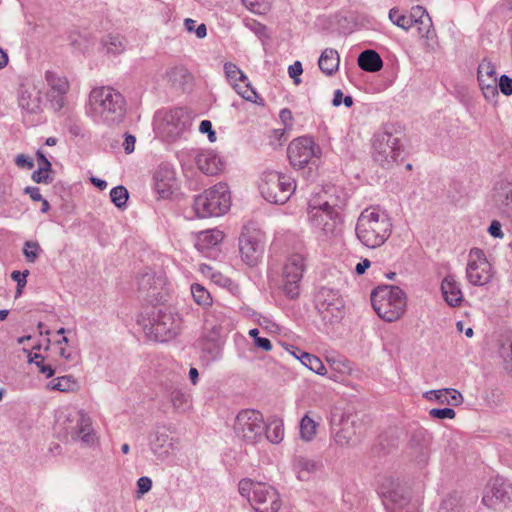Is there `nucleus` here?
<instances>
[{"instance_id": "1", "label": "nucleus", "mask_w": 512, "mask_h": 512, "mask_svg": "<svg viewBox=\"0 0 512 512\" xmlns=\"http://www.w3.org/2000/svg\"><path fill=\"white\" fill-rule=\"evenodd\" d=\"M346 201V194L336 187L312 196L307 207L308 220L312 227L326 238L337 236L341 231V211Z\"/></svg>"}, {"instance_id": "2", "label": "nucleus", "mask_w": 512, "mask_h": 512, "mask_svg": "<svg viewBox=\"0 0 512 512\" xmlns=\"http://www.w3.org/2000/svg\"><path fill=\"white\" fill-rule=\"evenodd\" d=\"M86 114L97 124L109 127L117 125L122 122L126 114V100L112 87L94 88L89 94Z\"/></svg>"}, {"instance_id": "3", "label": "nucleus", "mask_w": 512, "mask_h": 512, "mask_svg": "<svg viewBox=\"0 0 512 512\" xmlns=\"http://www.w3.org/2000/svg\"><path fill=\"white\" fill-rule=\"evenodd\" d=\"M392 227L391 219L385 211L378 207H370L359 215L355 234L363 246L375 249L388 240Z\"/></svg>"}, {"instance_id": "4", "label": "nucleus", "mask_w": 512, "mask_h": 512, "mask_svg": "<svg viewBox=\"0 0 512 512\" xmlns=\"http://www.w3.org/2000/svg\"><path fill=\"white\" fill-rule=\"evenodd\" d=\"M137 323L149 339L166 342L178 334L182 318L174 308H152L150 312L141 313Z\"/></svg>"}, {"instance_id": "5", "label": "nucleus", "mask_w": 512, "mask_h": 512, "mask_svg": "<svg viewBox=\"0 0 512 512\" xmlns=\"http://www.w3.org/2000/svg\"><path fill=\"white\" fill-rule=\"evenodd\" d=\"M56 429L64 433L67 440L80 442L86 446L97 444V434L93 428L91 417L82 410L65 409L56 416Z\"/></svg>"}, {"instance_id": "6", "label": "nucleus", "mask_w": 512, "mask_h": 512, "mask_svg": "<svg viewBox=\"0 0 512 512\" xmlns=\"http://www.w3.org/2000/svg\"><path fill=\"white\" fill-rule=\"evenodd\" d=\"M371 304L381 319L393 322L405 312L406 296L397 286L383 285L372 291Z\"/></svg>"}, {"instance_id": "7", "label": "nucleus", "mask_w": 512, "mask_h": 512, "mask_svg": "<svg viewBox=\"0 0 512 512\" xmlns=\"http://www.w3.org/2000/svg\"><path fill=\"white\" fill-rule=\"evenodd\" d=\"M191 125V114L184 108H174L157 114L155 130L162 140L174 143L186 137Z\"/></svg>"}, {"instance_id": "8", "label": "nucleus", "mask_w": 512, "mask_h": 512, "mask_svg": "<svg viewBox=\"0 0 512 512\" xmlns=\"http://www.w3.org/2000/svg\"><path fill=\"white\" fill-rule=\"evenodd\" d=\"M231 206L228 185L218 183L194 199L193 208L199 218L217 217L225 214Z\"/></svg>"}, {"instance_id": "9", "label": "nucleus", "mask_w": 512, "mask_h": 512, "mask_svg": "<svg viewBox=\"0 0 512 512\" xmlns=\"http://www.w3.org/2000/svg\"><path fill=\"white\" fill-rule=\"evenodd\" d=\"M263 198L273 204H284L296 189L295 180L286 173L265 172L259 184Z\"/></svg>"}, {"instance_id": "10", "label": "nucleus", "mask_w": 512, "mask_h": 512, "mask_svg": "<svg viewBox=\"0 0 512 512\" xmlns=\"http://www.w3.org/2000/svg\"><path fill=\"white\" fill-rule=\"evenodd\" d=\"M266 422L263 414L255 409H243L235 417L233 431L246 445H256L264 439Z\"/></svg>"}, {"instance_id": "11", "label": "nucleus", "mask_w": 512, "mask_h": 512, "mask_svg": "<svg viewBox=\"0 0 512 512\" xmlns=\"http://www.w3.org/2000/svg\"><path fill=\"white\" fill-rule=\"evenodd\" d=\"M379 494L387 512H418V502L412 501L405 487L393 478H386Z\"/></svg>"}, {"instance_id": "12", "label": "nucleus", "mask_w": 512, "mask_h": 512, "mask_svg": "<svg viewBox=\"0 0 512 512\" xmlns=\"http://www.w3.org/2000/svg\"><path fill=\"white\" fill-rule=\"evenodd\" d=\"M315 307L325 326H334L345 315V304L338 291L322 287L315 297Z\"/></svg>"}, {"instance_id": "13", "label": "nucleus", "mask_w": 512, "mask_h": 512, "mask_svg": "<svg viewBox=\"0 0 512 512\" xmlns=\"http://www.w3.org/2000/svg\"><path fill=\"white\" fill-rule=\"evenodd\" d=\"M290 164L296 169L317 166L322 156L321 147L312 137L301 136L290 142L287 148Z\"/></svg>"}, {"instance_id": "14", "label": "nucleus", "mask_w": 512, "mask_h": 512, "mask_svg": "<svg viewBox=\"0 0 512 512\" xmlns=\"http://www.w3.org/2000/svg\"><path fill=\"white\" fill-rule=\"evenodd\" d=\"M403 152L398 137L391 133L376 134L373 140V159L383 168H391L398 162Z\"/></svg>"}, {"instance_id": "15", "label": "nucleus", "mask_w": 512, "mask_h": 512, "mask_svg": "<svg viewBox=\"0 0 512 512\" xmlns=\"http://www.w3.org/2000/svg\"><path fill=\"white\" fill-rule=\"evenodd\" d=\"M304 270L305 258L302 254L294 253L288 256L282 272V291L287 298H298Z\"/></svg>"}, {"instance_id": "16", "label": "nucleus", "mask_w": 512, "mask_h": 512, "mask_svg": "<svg viewBox=\"0 0 512 512\" xmlns=\"http://www.w3.org/2000/svg\"><path fill=\"white\" fill-rule=\"evenodd\" d=\"M209 317L210 313H207L203 332L198 340V346L207 361H216L221 357L224 344L222 340V327L211 322Z\"/></svg>"}, {"instance_id": "17", "label": "nucleus", "mask_w": 512, "mask_h": 512, "mask_svg": "<svg viewBox=\"0 0 512 512\" xmlns=\"http://www.w3.org/2000/svg\"><path fill=\"white\" fill-rule=\"evenodd\" d=\"M466 278L471 285L484 286L492 278V268L480 248H472L468 255Z\"/></svg>"}, {"instance_id": "18", "label": "nucleus", "mask_w": 512, "mask_h": 512, "mask_svg": "<svg viewBox=\"0 0 512 512\" xmlns=\"http://www.w3.org/2000/svg\"><path fill=\"white\" fill-rule=\"evenodd\" d=\"M239 250L242 260L253 266L257 264L264 251V239L260 230L244 227L239 237Z\"/></svg>"}, {"instance_id": "19", "label": "nucleus", "mask_w": 512, "mask_h": 512, "mask_svg": "<svg viewBox=\"0 0 512 512\" xmlns=\"http://www.w3.org/2000/svg\"><path fill=\"white\" fill-rule=\"evenodd\" d=\"M512 501V485L501 477L490 480L485 488L482 503L491 509L498 510Z\"/></svg>"}, {"instance_id": "20", "label": "nucleus", "mask_w": 512, "mask_h": 512, "mask_svg": "<svg viewBox=\"0 0 512 512\" xmlns=\"http://www.w3.org/2000/svg\"><path fill=\"white\" fill-rule=\"evenodd\" d=\"M42 83L33 78H25L18 89V104L21 110L28 114L41 111Z\"/></svg>"}, {"instance_id": "21", "label": "nucleus", "mask_w": 512, "mask_h": 512, "mask_svg": "<svg viewBox=\"0 0 512 512\" xmlns=\"http://www.w3.org/2000/svg\"><path fill=\"white\" fill-rule=\"evenodd\" d=\"M176 183L175 170L170 163H161L153 173V191L159 198L167 199L173 193Z\"/></svg>"}, {"instance_id": "22", "label": "nucleus", "mask_w": 512, "mask_h": 512, "mask_svg": "<svg viewBox=\"0 0 512 512\" xmlns=\"http://www.w3.org/2000/svg\"><path fill=\"white\" fill-rule=\"evenodd\" d=\"M45 79L49 86V99L55 110H61L67 99L69 91V82L67 78L57 72L47 71Z\"/></svg>"}, {"instance_id": "23", "label": "nucleus", "mask_w": 512, "mask_h": 512, "mask_svg": "<svg viewBox=\"0 0 512 512\" xmlns=\"http://www.w3.org/2000/svg\"><path fill=\"white\" fill-rule=\"evenodd\" d=\"M258 512H277L281 503L277 491L267 484L255 486L253 502Z\"/></svg>"}, {"instance_id": "24", "label": "nucleus", "mask_w": 512, "mask_h": 512, "mask_svg": "<svg viewBox=\"0 0 512 512\" xmlns=\"http://www.w3.org/2000/svg\"><path fill=\"white\" fill-rule=\"evenodd\" d=\"M333 435L335 443L340 447L354 444L356 437L354 417L343 416L339 425L333 427Z\"/></svg>"}, {"instance_id": "25", "label": "nucleus", "mask_w": 512, "mask_h": 512, "mask_svg": "<svg viewBox=\"0 0 512 512\" xmlns=\"http://www.w3.org/2000/svg\"><path fill=\"white\" fill-rule=\"evenodd\" d=\"M494 202L498 211L512 219V181H502L495 189Z\"/></svg>"}, {"instance_id": "26", "label": "nucleus", "mask_w": 512, "mask_h": 512, "mask_svg": "<svg viewBox=\"0 0 512 512\" xmlns=\"http://www.w3.org/2000/svg\"><path fill=\"white\" fill-rule=\"evenodd\" d=\"M223 239L224 234L221 230L208 229L198 233L195 246L205 256H211V251L218 247Z\"/></svg>"}, {"instance_id": "27", "label": "nucleus", "mask_w": 512, "mask_h": 512, "mask_svg": "<svg viewBox=\"0 0 512 512\" xmlns=\"http://www.w3.org/2000/svg\"><path fill=\"white\" fill-rule=\"evenodd\" d=\"M198 169L206 175H216L221 170V160L213 150H200L195 154Z\"/></svg>"}, {"instance_id": "28", "label": "nucleus", "mask_w": 512, "mask_h": 512, "mask_svg": "<svg viewBox=\"0 0 512 512\" xmlns=\"http://www.w3.org/2000/svg\"><path fill=\"white\" fill-rule=\"evenodd\" d=\"M441 292L445 302L450 307H457L463 301V293L460 284L452 275H447L441 283Z\"/></svg>"}, {"instance_id": "29", "label": "nucleus", "mask_w": 512, "mask_h": 512, "mask_svg": "<svg viewBox=\"0 0 512 512\" xmlns=\"http://www.w3.org/2000/svg\"><path fill=\"white\" fill-rule=\"evenodd\" d=\"M320 417L312 412L306 413L299 422V435L305 442H311L317 433Z\"/></svg>"}, {"instance_id": "30", "label": "nucleus", "mask_w": 512, "mask_h": 512, "mask_svg": "<svg viewBox=\"0 0 512 512\" xmlns=\"http://www.w3.org/2000/svg\"><path fill=\"white\" fill-rule=\"evenodd\" d=\"M340 63V57L336 50L332 48H326L320 55L318 60V66L320 70L331 76L338 71Z\"/></svg>"}, {"instance_id": "31", "label": "nucleus", "mask_w": 512, "mask_h": 512, "mask_svg": "<svg viewBox=\"0 0 512 512\" xmlns=\"http://www.w3.org/2000/svg\"><path fill=\"white\" fill-rule=\"evenodd\" d=\"M359 67L367 72H377L382 69L383 61L374 50H365L358 57Z\"/></svg>"}, {"instance_id": "32", "label": "nucleus", "mask_w": 512, "mask_h": 512, "mask_svg": "<svg viewBox=\"0 0 512 512\" xmlns=\"http://www.w3.org/2000/svg\"><path fill=\"white\" fill-rule=\"evenodd\" d=\"M284 423L283 420L277 417L271 418L266 423L264 437L269 443L278 445L284 438Z\"/></svg>"}, {"instance_id": "33", "label": "nucleus", "mask_w": 512, "mask_h": 512, "mask_svg": "<svg viewBox=\"0 0 512 512\" xmlns=\"http://www.w3.org/2000/svg\"><path fill=\"white\" fill-rule=\"evenodd\" d=\"M199 272L206 278H209L214 284L223 288H230L233 282L230 278L222 274L220 271L214 269L208 264H200Z\"/></svg>"}, {"instance_id": "34", "label": "nucleus", "mask_w": 512, "mask_h": 512, "mask_svg": "<svg viewBox=\"0 0 512 512\" xmlns=\"http://www.w3.org/2000/svg\"><path fill=\"white\" fill-rule=\"evenodd\" d=\"M299 352V361L309 370L313 371L318 375H324L326 373L325 365L322 360L308 352L298 350Z\"/></svg>"}, {"instance_id": "35", "label": "nucleus", "mask_w": 512, "mask_h": 512, "mask_svg": "<svg viewBox=\"0 0 512 512\" xmlns=\"http://www.w3.org/2000/svg\"><path fill=\"white\" fill-rule=\"evenodd\" d=\"M479 87L482 91L483 97L490 103L496 104L499 97L497 90V78L483 79L477 78Z\"/></svg>"}, {"instance_id": "36", "label": "nucleus", "mask_w": 512, "mask_h": 512, "mask_svg": "<svg viewBox=\"0 0 512 512\" xmlns=\"http://www.w3.org/2000/svg\"><path fill=\"white\" fill-rule=\"evenodd\" d=\"M193 300L204 309L209 308L212 303L210 292L201 284L194 283L190 287Z\"/></svg>"}, {"instance_id": "37", "label": "nucleus", "mask_w": 512, "mask_h": 512, "mask_svg": "<svg viewBox=\"0 0 512 512\" xmlns=\"http://www.w3.org/2000/svg\"><path fill=\"white\" fill-rule=\"evenodd\" d=\"M103 47L108 54H119L125 49L124 38L118 34H109L103 39Z\"/></svg>"}, {"instance_id": "38", "label": "nucleus", "mask_w": 512, "mask_h": 512, "mask_svg": "<svg viewBox=\"0 0 512 512\" xmlns=\"http://www.w3.org/2000/svg\"><path fill=\"white\" fill-rule=\"evenodd\" d=\"M318 468V463L305 458H299L295 462V469L299 480H308L309 475L315 472Z\"/></svg>"}, {"instance_id": "39", "label": "nucleus", "mask_w": 512, "mask_h": 512, "mask_svg": "<svg viewBox=\"0 0 512 512\" xmlns=\"http://www.w3.org/2000/svg\"><path fill=\"white\" fill-rule=\"evenodd\" d=\"M389 20L397 27L408 31L412 27V20L408 14L402 13L399 8L393 7L388 13Z\"/></svg>"}, {"instance_id": "40", "label": "nucleus", "mask_w": 512, "mask_h": 512, "mask_svg": "<svg viewBox=\"0 0 512 512\" xmlns=\"http://www.w3.org/2000/svg\"><path fill=\"white\" fill-rule=\"evenodd\" d=\"M171 403L177 411L184 412L189 408L190 396L182 389L175 388L170 392Z\"/></svg>"}, {"instance_id": "41", "label": "nucleus", "mask_w": 512, "mask_h": 512, "mask_svg": "<svg viewBox=\"0 0 512 512\" xmlns=\"http://www.w3.org/2000/svg\"><path fill=\"white\" fill-rule=\"evenodd\" d=\"M44 360V356L40 353H28V362L34 363L41 374L45 375L47 378H50L54 375L55 370L51 365L45 364Z\"/></svg>"}, {"instance_id": "42", "label": "nucleus", "mask_w": 512, "mask_h": 512, "mask_svg": "<svg viewBox=\"0 0 512 512\" xmlns=\"http://www.w3.org/2000/svg\"><path fill=\"white\" fill-rule=\"evenodd\" d=\"M235 91L242 96L244 99L255 102V98L257 97V93L251 87L249 80L246 81H235L231 84Z\"/></svg>"}, {"instance_id": "43", "label": "nucleus", "mask_w": 512, "mask_h": 512, "mask_svg": "<svg viewBox=\"0 0 512 512\" xmlns=\"http://www.w3.org/2000/svg\"><path fill=\"white\" fill-rule=\"evenodd\" d=\"M110 198L117 208H125L129 198L128 190L124 186H116L111 189Z\"/></svg>"}, {"instance_id": "44", "label": "nucleus", "mask_w": 512, "mask_h": 512, "mask_svg": "<svg viewBox=\"0 0 512 512\" xmlns=\"http://www.w3.org/2000/svg\"><path fill=\"white\" fill-rule=\"evenodd\" d=\"M461 509V497L455 493L442 501L438 512H461Z\"/></svg>"}, {"instance_id": "45", "label": "nucleus", "mask_w": 512, "mask_h": 512, "mask_svg": "<svg viewBox=\"0 0 512 512\" xmlns=\"http://www.w3.org/2000/svg\"><path fill=\"white\" fill-rule=\"evenodd\" d=\"M477 78L493 79L497 78L495 65L488 58H484L478 65Z\"/></svg>"}, {"instance_id": "46", "label": "nucleus", "mask_w": 512, "mask_h": 512, "mask_svg": "<svg viewBox=\"0 0 512 512\" xmlns=\"http://www.w3.org/2000/svg\"><path fill=\"white\" fill-rule=\"evenodd\" d=\"M224 72L226 75V78L230 84L234 83L235 81H246L247 76L244 74L242 70L238 68L237 65L231 62H227L224 64Z\"/></svg>"}, {"instance_id": "47", "label": "nucleus", "mask_w": 512, "mask_h": 512, "mask_svg": "<svg viewBox=\"0 0 512 512\" xmlns=\"http://www.w3.org/2000/svg\"><path fill=\"white\" fill-rule=\"evenodd\" d=\"M75 382L73 381L71 376H61L53 379L49 383V387L53 390H58L61 392H69L74 389Z\"/></svg>"}, {"instance_id": "48", "label": "nucleus", "mask_w": 512, "mask_h": 512, "mask_svg": "<svg viewBox=\"0 0 512 512\" xmlns=\"http://www.w3.org/2000/svg\"><path fill=\"white\" fill-rule=\"evenodd\" d=\"M251 316H254L255 322L268 332L278 333L280 331L279 325L275 323L270 317L261 315L255 310H251Z\"/></svg>"}, {"instance_id": "49", "label": "nucleus", "mask_w": 512, "mask_h": 512, "mask_svg": "<svg viewBox=\"0 0 512 512\" xmlns=\"http://www.w3.org/2000/svg\"><path fill=\"white\" fill-rule=\"evenodd\" d=\"M499 355L503 360L505 369L512 371V339H507L501 344Z\"/></svg>"}, {"instance_id": "50", "label": "nucleus", "mask_w": 512, "mask_h": 512, "mask_svg": "<svg viewBox=\"0 0 512 512\" xmlns=\"http://www.w3.org/2000/svg\"><path fill=\"white\" fill-rule=\"evenodd\" d=\"M155 459L157 465L171 466L175 464L174 455L170 450H149Z\"/></svg>"}, {"instance_id": "51", "label": "nucleus", "mask_w": 512, "mask_h": 512, "mask_svg": "<svg viewBox=\"0 0 512 512\" xmlns=\"http://www.w3.org/2000/svg\"><path fill=\"white\" fill-rule=\"evenodd\" d=\"M260 484V482H254L252 481L251 479H242L240 482H239V486H238V489H239V493L243 496V497H247L248 500L252 503L253 502V498H254V491H255V486Z\"/></svg>"}, {"instance_id": "52", "label": "nucleus", "mask_w": 512, "mask_h": 512, "mask_svg": "<svg viewBox=\"0 0 512 512\" xmlns=\"http://www.w3.org/2000/svg\"><path fill=\"white\" fill-rule=\"evenodd\" d=\"M242 3L256 14H264L269 8V0H242Z\"/></svg>"}, {"instance_id": "53", "label": "nucleus", "mask_w": 512, "mask_h": 512, "mask_svg": "<svg viewBox=\"0 0 512 512\" xmlns=\"http://www.w3.org/2000/svg\"><path fill=\"white\" fill-rule=\"evenodd\" d=\"M196 21L191 18H186L184 20V27L188 32H195L196 36L199 39H202L206 37L207 35V28L206 25L201 23L196 27Z\"/></svg>"}, {"instance_id": "54", "label": "nucleus", "mask_w": 512, "mask_h": 512, "mask_svg": "<svg viewBox=\"0 0 512 512\" xmlns=\"http://www.w3.org/2000/svg\"><path fill=\"white\" fill-rule=\"evenodd\" d=\"M41 248L37 242L27 241L24 245V255L28 262H35L39 256Z\"/></svg>"}, {"instance_id": "55", "label": "nucleus", "mask_w": 512, "mask_h": 512, "mask_svg": "<svg viewBox=\"0 0 512 512\" xmlns=\"http://www.w3.org/2000/svg\"><path fill=\"white\" fill-rule=\"evenodd\" d=\"M447 389L429 390L423 393V397L428 401H435L439 404H445L447 400Z\"/></svg>"}, {"instance_id": "56", "label": "nucleus", "mask_w": 512, "mask_h": 512, "mask_svg": "<svg viewBox=\"0 0 512 512\" xmlns=\"http://www.w3.org/2000/svg\"><path fill=\"white\" fill-rule=\"evenodd\" d=\"M416 25L418 26L420 37L429 39L434 34L433 24L430 17L424 18V20H420V22Z\"/></svg>"}, {"instance_id": "57", "label": "nucleus", "mask_w": 512, "mask_h": 512, "mask_svg": "<svg viewBox=\"0 0 512 512\" xmlns=\"http://www.w3.org/2000/svg\"><path fill=\"white\" fill-rule=\"evenodd\" d=\"M497 90L505 96L512 95V78L507 75H501L497 78Z\"/></svg>"}, {"instance_id": "58", "label": "nucleus", "mask_w": 512, "mask_h": 512, "mask_svg": "<svg viewBox=\"0 0 512 512\" xmlns=\"http://www.w3.org/2000/svg\"><path fill=\"white\" fill-rule=\"evenodd\" d=\"M429 415L433 419H453L456 415L452 408H433L429 411Z\"/></svg>"}, {"instance_id": "59", "label": "nucleus", "mask_w": 512, "mask_h": 512, "mask_svg": "<svg viewBox=\"0 0 512 512\" xmlns=\"http://www.w3.org/2000/svg\"><path fill=\"white\" fill-rule=\"evenodd\" d=\"M408 17L412 20V26L415 24H418L420 20H424V18H429V14L422 6H414L412 7L410 14H408Z\"/></svg>"}, {"instance_id": "60", "label": "nucleus", "mask_w": 512, "mask_h": 512, "mask_svg": "<svg viewBox=\"0 0 512 512\" xmlns=\"http://www.w3.org/2000/svg\"><path fill=\"white\" fill-rule=\"evenodd\" d=\"M32 180L36 183L50 184L52 177L49 169L38 168L32 174Z\"/></svg>"}, {"instance_id": "61", "label": "nucleus", "mask_w": 512, "mask_h": 512, "mask_svg": "<svg viewBox=\"0 0 512 512\" xmlns=\"http://www.w3.org/2000/svg\"><path fill=\"white\" fill-rule=\"evenodd\" d=\"M303 73L302 63L300 61H295L292 65L288 67V74L290 78L293 79L296 85L301 83L300 75Z\"/></svg>"}, {"instance_id": "62", "label": "nucleus", "mask_w": 512, "mask_h": 512, "mask_svg": "<svg viewBox=\"0 0 512 512\" xmlns=\"http://www.w3.org/2000/svg\"><path fill=\"white\" fill-rule=\"evenodd\" d=\"M199 131L202 134L208 135V140L210 142H215L217 139L216 133L212 128V123L209 120H202L199 125Z\"/></svg>"}, {"instance_id": "63", "label": "nucleus", "mask_w": 512, "mask_h": 512, "mask_svg": "<svg viewBox=\"0 0 512 512\" xmlns=\"http://www.w3.org/2000/svg\"><path fill=\"white\" fill-rule=\"evenodd\" d=\"M446 389H447L446 396H447L448 401H445V404L458 405L462 402L463 397L459 391H457L456 389H452V388H446Z\"/></svg>"}, {"instance_id": "64", "label": "nucleus", "mask_w": 512, "mask_h": 512, "mask_svg": "<svg viewBox=\"0 0 512 512\" xmlns=\"http://www.w3.org/2000/svg\"><path fill=\"white\" fill-rule=\"evenodd\" d=\"M137 487H138L137 492L140 495H144L145 493L150 491V489L152 487V480L149 477L142 476L137 481Z\"/></svg>"}]
</instances>
